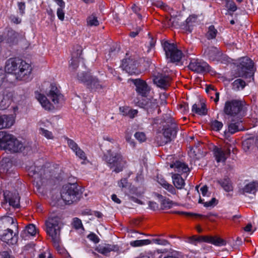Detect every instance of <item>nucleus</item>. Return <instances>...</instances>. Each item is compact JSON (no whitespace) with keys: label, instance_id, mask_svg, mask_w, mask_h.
Returning a JSON list of instances; mask_svg holds the SVG:
<instances>
[{"label":"nucleus","instance_id":"1","mask_svg":"<svg viewBox=\"0 0 258 258\" xmlns=\"http://www.w3.org/2000/svg\"><path fill=\"white\" fill-rule=\"evenodd\" d=\"M4 70L8 76L9 74H13L17 80L28 82L31 79V65L18 57L10 58L7 60Z\"/></svg>","mask_w":258,"mask_h":258},{"label":"nucleus","instance_id":"2","mask_svg":"<svg viewBox=\"0 0 258 258\" xmlns=\"http://www.w3.org/2000/svg\"><path fill=\"white\" fill-rule=\"evenodd\" d=\"M178 130L177 124L173 118H164L159 122L155 140L159 146H163L176 137Z\"/></svg>","mask_w":258,"mask_h":258},{"label":"nucleus","instance_id":"3","mask_svg":"<svg viewBox=\"0 0 258 258\" xmlns=\"http://www.w3.org/2000/svg\"><path fill=\"white\" fill-rule=\"evenodd\" d=\"M46 232L51 237L54 246L58 253L64 255L67 258L69 255L66 249L61 248L59 243L60 241V231L61 222L58 217H51L46 222Z\"/></svg>","mask_w":258,"mask_h":258},{"label":"nucleus","instance_id":"4","mask_svg":"<svg viewBox=\"0 0 258 258\" xmlns=\"http://www.w3.org/2000/svg\"><path fill=\"white\" fill-rule=\"evenodd\" d=\"M105 159L108 167L116 173L122 171L126 164L125 158L120 153H113L111 151H108V155H105Z\"/></svg>","mask_w":258,"mask_h":258},{"label":"nucleus","instance_id":"5","mask_svg":"<svg viewBox=\"0 0 258 258\" xmlns=\"http://www.w3.org/2000/svg\"><path fill=\"white\" fill-rule=\"evenodd\" d=\"M253 62L248 57H243L240 59L239 64L238 66V77L245 79H249L248 82H250L251 79L253 80L254 70Z\"/></svg>","mask_w":258,"mask_h":258},{"label":"nucleus","instance_id":"6","mask_svg":"<svg viewBox=\"0 0 258 258\" xmlns=\"http://www.w3.org/2000/svg\"><path fill=\"white\" fill-rule=\"evenodd\" d=\"M79 191L77 183H68L63 186L61 190V197L68 205L76 202L79 199Z\"/></svg>","mask_w":258,"mask_h":258},{"label":"nucleus","instance_id":"7","mask_svg":"<svg viewBox=\"0 0 258 258\" xmlns=\"http://www.w3.org/2000/svg\"><path fill=\"white\" fill-rule=\"evenodd\" d=\"M162 45L166 57L172 62H179L183 56L182 51L177 48V45L168 41L162 42Z\"/></svg>","mask_w":258,"mask_h":258},{"label":"nucleus","instance_id":"8","mask_svg":"<svg viewBox=\"0 0 258 258\" xmlns=\"http://www.w3.org/2000/svg\"><path fill=\"white\" fill-rule=\"evenodd\" d=\"M78 80L85 84L91 90H99L103 88V83L96 77L91 76L89 73L82 72L78 74Z\"/></svg>","mask_w":258,"mask_h":258},{"label":"nucleus","instance_id":"9","mask_svg":"<svg viewBox=\"0 0 258 258\" xmlns=\"http://www.w3.org/2000/svg\"><path fill=\"white\" fill-rule=\"evenodd\" d=\"M246 104L243 101L233 99L225 102L224 106V113H240L244 112L247 110Z\"/></svg>","mask_w":258,"mask_h":258},{"label":"nucleus","instance_id":"10","mask_svg":"<svg viewBox=\"0 0 258 258\" xmlns=\"http://www.w3.org/2000/svg\"><path fill=\"white\" fill-rule=\"evenodd\" d=\"M239 114H226L225 118H227L230 123L228 125V132L233 134L237 132L243 130L241 123V117Z\"/></svg>","mask_w":258,"mask_h":258},{"label":"nucleus","instance_id":"11","mask_svg":"<svg viewBox=\"0 0 258 258\" xmlns=\"http://www.w3.org/2000/svg\"><path fill=\"white\" fill-rule=\"evenodd\" d=\"M121 65L123 69L131 75H137L141 73L138 69L139 63L134 57H130L123 59Z\"/></svg>","mask_w":258,"mask_h":258},{"label":"nucleus","instance_id":"12","mask_svg":"<svg viewBox=\"0 0 258 258\" xmlns=\"http://www.w3.org/2000/svg\"><path fill=\"white\" fill-rule=\"evenodd\" d=\"M188 68L197 73H207L210 70V67L208 63L199 59H191L188 65Z\"/></svg>","mask_w":258,"mask_h":258},{"label":"nucleus","instance_id":"13","mask_svg":"<svg viewBox=\"0 0 258 258\" xmlns=\"http://www.w3.org/2000/svg\"><path fill=\"white\" fill-rule=\"evenodd\" d=\"M13 229H15L17 233L18 232V223L16 219L9 216L0 218V232Z\"/></svg>","mask_w":258,"mask_h":258},{"label":"nucleus","instance_id":"14","mask_svg":"<svg viewBox=\"0 0 258 258\" xmlns=\"http://www.w3.org/2000/svg\"><path fill=\"white\" fill-rule=\"evenodd\" d=\"M230 152L229 148L224 149L217 146H214L213 150L214 157L218 163H225L230 156Z\"/></svg>","mask_w":258,"mask_h":258},{"label":"nucleus","instance_id":"15","mask_svg":"<svg viewBox=\"0 0 258 258\" xmlns=\"http://www.w3.org/2000/svg\"><path fill=\"white\" fill-rule=\"evenodd\" d=\"M135 85L136 90L138 95L142 97H147L149 93V89L146 82L141 79H132L131 80Z\"/></svg>","mask_w":258,"mask_h":258},{"label":"nucleus","instance_id":"16","mask_svg":"<svg viewBox=\"0 0 258 258\" xmlns=\"http://www.w3.org/2000/svg\"><path fill=\"white\" fill-rule=\"evenodd\" d=\"M172 79L169 76L163 74H159L154 79V82L158 87L166 89L170 85Z\"/></svg>","mask_w":258,"mask_h":258},{"label":"nucleus","instance_id":"17","mask_svg":"<svg viewBox=\"0 0 258 258\" xmlns=\"http://www.w3.org/2000/svg\"><path fill=\"white\" fill-rule=\"evenodd\" d=\"M47 95L55 104H58L63 100V95L54 84H51L50 89Z\"/></svg>","mask_w":258,"mask_h":258},{"label":"nucleus","instance_id":"18","mask_svg":"<svg viewBox=\"0 0 258 258\" xmlns=\"http://www.w3.org/2000/svg\"><path fill=\"white\" fill-rule=\"evenodd\" d=\"M204 55L210 60L218 61L221 58V53L218 48L210 46L205 49Z\"/></svg>","mask_w":258,"mask_h":258},{"label":"nucleus","instance_id":"19","mask_svg":"<svg viewBox=\"0 0 258 258\" xmlns=\"http://www.w3.org/2000/svg\"><path fill=\"white\" fill-rule=\"evenodd\" d=\"M15 229L11 230H6L0 232V239L9 244H14L17 242V237H15L16 233L13 235Z\"/></svg>","mask_w":258,"mask_h":258},{"label":"nucleus","instance_id":"20","mask_svg":"<svg viewBox=\"0 0 258 258\" xmlns=\"http://www.w3.org/2000/svg\"><path fill=\"white\" fill-rule=\"evenodd\" d=\"M15 120L14 114L0 115V129L11 127L14 123Z\"/></svg>","mask_w":258,"mask_h":258},{"label":"nucleus","instance_id":"21","mask_svg":"<svg viewBox=\"0 0 258 258\" xmlns=\"http://www.w3.org/2000/svg\"><path fill=\"white\" fill-rule=\"evenodd\" d=\"M119 249L117 245L114 244H100L95 249L99 253L103 255H107L111 251H117Z\"/></svg>","mask_w":258,"mask_h":258},{"label":"nucleus","instance_id":"22","mask_svg":"<svg viewBox=\"0 0 258 258\" xmlns=\"http://www.w3.org/2000/svg\"><path fill=\"white\" fill-rule=\"evenodd\" d=\"M5 199L8 202L9 205L14 208H18L20 206V198L18 193H11L10 192L4 194Z\"/></svg>","mask_w":258,"mask_h":258},{"label":"nucleus","instance_id":"23","mask_svg":"<svg viewBox=\"0 0 258 258\" xmlns=\"http://www.w3.org/2000/svg\"><path fill=\"white\" fill-rule=\"evenodd\" d=\"M197 240L206 242L216 246L225 245L226 244L224 240L215 236H202L200 237Z\"/></svg>","mask_w":258,"mask_h":258},{"label":"nucleus","instance_id":"24","mask_svg":"<svg viewBox=\"0 0 258 258\" xmlns=\"http://www.w3.org/2000/svg\"><path fill=\"white\" fill-rule=\"evenodd\" d=\"M35 98L41 104L42 107L46 110L49 111L54 108V106L50 103L45 95L40 93L38 91H36L35 92Z\"/></svg>","mask_w":258,"mask_h":258},{"label":"nucleus","instance_id":"25","mask_svg":"<svg viewBox=\"0 0 258 258\" xmlns=\"http://www.w3.org/2000/svg\"><path fill=\"white\" fill-rule=\"evenodd\" d=\"M18 34L13 29H9L8 31L7 35L3 38V41H5L6 43L10 45L16 44L18 41ZM2 38H3L2 37Z\"/></svg>","mask_w":258,"mask_h":258},{"label":"nucleus","instance_id":"26","mask_svg":"<svg viewBox=\"0 0 258 258\" xmlns=\"http://www.w3.org/2000/svg\"><path fill=\"white\" fill-rule=\"evenodd\" d=\"M82 50L81 49H77V53H72V59L69 64L70 70L75 71L79 66V59L81 58Z\"/></svg>","mask_w":258,"mask_h":258},{"label":"nucleus","instance_id":"27","mask_svg":"<svg viewBox=\"0 0 258 258\" xmlns=\"http://www.w3.org/2000/svg\"><path fill=\"white\" fill-rule=\"evenodd\" d=\"M170 167L171 168H173L175 171L177 172L179 174L183 173H186L189 171V168L186 164L179 161H176L173 164H171Z\"/></svg>","mask_w":258,"mask_h":258},{"label":"nucleus","instance_id":"28","mask_svg":"<svg viewBox=\"0 0 258 258\" xmlns=\"http://www.w3.org/2000/svg\"><path fill=\"white\" fill-rule=\"evenodd\" d=\"M36 229L34 224H29L27 226L25 229L21 234V236L25 239H28L29 236H34L36 233Z\"/></svg>","mask_w":258,"mask_h":258},{"label":"nucleus","instance_id":"29","mask_svg":"<svg viewBox=\"0 0 258 258\" xmlns=\"http://www.w3.org/2000/svg\"><path fill=\"white\" fill-rule=\"evenodd\" d=\"M223 189L226 192L231 191L233 189L232 183L229 177H224L217 181Z\"/></svg>","mask_w":258,"mask_h":258},{"label":"nucleus","instance_id":"30","mask_svg":"<svg viewBox=\"0 0 258 258\" xmlns=\"http://www.w3.org/2000/svg\"><path fill=\"white\" fill-rule=\"evenodd\" d=\"M172 179L173 183L176 188L181 189L184 186V180L179 174L172 173Z\"/></svg>","mask_w":258,"mask_h":258},{"label":"nucleus","instance_id":"31","mask_svg":"<svg viewBox=\"0 0 258 258\" xmlns=\"http://www.w3.org/2000/svg\"><path fill=\"white\" fill-rule=\"evenodd\" d=\"M192 111L195 113H207L208 109L205 103L203 100H199L192 105Z\"/></svg>","mask_w":258,"mask_h":258},{"label":"nucleus","instance_id":"32","mask_svg":"<svg viewBox=\"0 0 258 258\" xmlns=\"http://www.w3.org/2000/svg\"><path fill=\"white\" fill-rule=\"evenodd\" d=\"M50 169H49V167L46 168L45 167L44 168H41L38 172L35 171L32 174H31L32 171H30L29 175L31 176H35V178H36L37 176L40 175V176L43 178L49 179L52 176V175L50 174Z\"/></svg>","mask_w":258,"mask_h":258},{"label":"nucleus","instance_id":"33","mask_svg":"<svg viewBox=\"0 0 258 258\" xmlns=\"http://www.w3.org/2000/svg\"><path fill=\"white\" fill-rule=\"evenodd\" d=\"M258 190V183L251 182L245 185L241 190L243 194H254Z\"/></svg>","mask_w":258,"mask_h":258},{"label":"nucleus","instance_id":"34","mask_svg":"<svg viewBox=\"0 0 258 258\" xmlns=\"http://www.w3.org/2000/svg\"><path fill=\"white\" fill-rule=\"evenodd\" d=\"M38 125L39 126L38 130L40 135L48 140H53L54 139L52 133L44 128L45 125L43 124V122H39Z\"/></svg>","mask_w":258,"mask_h":258},{"label":"nucleus","instance_id":"35","mask_svg":"<svg viewBox=\"0 0 258 258\" xmlns=\"http://www.w3.org/2000/svg\"><path fill=\"white\" fill-rule=\"evenodd\" d=\"M10 149V152L11 153H17L21 152L24 148L23 143L19 141L17 139L12 144L11 147H9Z\"/></svg>","mask_w":258,"mask_h":258},{"label":"nucleus","instance_id":"36","mask_svg":"<svg viewBox=\"0 0 258 258\" xmlns=\"http://www.w3.org/2000/svg\"><path fill=\"white\" fill-rule=\"evenodd\" d=\"M145 108L148 113L151 112H157L158 103L156 100H150L145 104Z\"/></svg>","mask_w":258,"mask_h":258},{"label":"nucleus","instance_id":"37","mask_svg":"<svg viewBox=\"0 0 258 258\" xmlns=\"http://www.w3.org/2000/svg\"><path fill=\"white\" fill-rule=\"evenodd\" d=\"M86 22L87 25L89 27L97 26L99 24L96 14L95 13H93L87 17Z\"/></svg>","mask_w":258,"mask_h":258},{"label":"nucleus","instance_id":"38","mask_svg":"<svg viewBox=\"0 0 258 258\" xmlns=\"http://www.w3.org/2000/svg\"><path fill=\"white\" fill-rule=\"evenodd\" d=\"M218 33V31L215 26L212 25L208 27L206 37L208 40L214 39L216 38Z\"/></svg>","mask_w":258,"mask_h":258},{"label":"nucleus","instance_id":"39","mask_svg":"<svg viewBox=\"0 0 258 258\" xmlns=\"http://www.w3.org/2000/svg\"><path fill=\"white\" fill-rule=\"evenodd\" d=\"M245 86V82L241 79H237L232 83V89L237 91L243 89Z\"/></svg>","mask_w":258,"mask_h":258},{"label":"nucleus","instance_id":"40","mask_svg":"<svg viewBox=\"0 0 258 258\" xmlns=\"http://www.w3.org/2000/svg\"><path fill=\"white\" fill-rule=\"evenodd\" d=\"M5 139L6 141L8 142H9L10 143L7 145L4 144H2V149L5 150L6 151L10 152V149L9 147H11L12 146V144L15 141L17 138L14 135H13L7 136L6 137V138H5Z\"/></svg>","mask_w":258,"mask_h":258},{"label":"nucleus","instance_id":"41","mask_svg":"<svg viewBox=\"0 0 258 258\" xmlns=\"http://www.w3.org/2000/svg\"><path fill=\"white\" fill-rule=\"evenodd\" d=\"M151 243V240L149 239L137 240L131 241L130 244L134 247H139L149 245Z\"/></svg>","mask_w":258,"mask_h":258},{"label":"nucleus","instance_id":"42","mask_svg":"<svg viewBox=\"0 0 258 258\" xmlns=\"http://www.w3.org/2000/svg\"><path fill=\"white\" fill-rule=\"evenodd\" d=\"M254 144V140L248 139L242 143V148L245 152H248L253 149V144Z\"/></svg>","mask_w":258,"mask_h":258},{"label":"nucleus","instance_id":"43","mask_svg":"<svg viewBox=\"0 0 258 258\" xmlns=\"http://www.w3.org/2000/svg\"><path fill=\"white\" fill-rule=\"evenodd\" d=\"M10 101L4 96L3 94L0 93V109L4 110L10 105Z\"/></svg>","mask_w":258,"mask_h":258},{"label":"nucleus","instance_id":"44","mask_svg":"<svg viewBox=\"0 0 258 258\" xmlns=\"http://www.w3.org/2000/svg\"><path fill=\"white\" fill-rule=\"evenodd\" d=\"M73 152L75 154L76 156L80 159L85 160L87 159V156L85 153L80 148L79 146L73 149Z\"/></svg>","mask_w":258,"mask_h":258},{"label":"nucleus","instance_id":"45","mask_svg":"<svg viewBox=\"0 0 258 258\" xmlns=\"http://www.w3.org/2000/svg\"><path fill=\"white\" fill-rule=\"evenodd\" d=\"M59 8L57 9L56 15L60 21H62L64 19V9L65 8V3H63V5H58Z\"/></svg>","mask_w":258,"mask_h":258},{"label":"nucleus","instance_id":"46","mask_svg":"<svg viewBox=\"0 0 258 258\" xmlns=\"http://www.w3.org/2000/svg\"><path fill=\"white\" fill-rule=\"evenodd\" d=\"M8 136H13V135L9 134L6 132L1 131L0 132V147L2 149V144H4L7 145L10 144V142L5 141V138Z\"/></svg>","mask_w":258,"mask_h":258},{"label":"nucleus","instance_id":"47","mask_svg":"<svg viewBox=\"0 0 258 258\" xmlns=\"http://www.w3.org/2000/svg\"><path fill=\"white\" fill-rule=\"evenodd\" d=\"M226 7L229 11L232 12H235L237 9L235 3L232 0H226Z\"/></svg>","mask_w":258,"mask_h":258},{"label":"nucleus","instance_id":"48","mask_svg":"<svg viewBox=\"0 0 258 258\" xmlns=\"http://www.w3.org/2000/svg\"><path fill=\"white\" fill-rule=\"evenodd\" d=\"M159 197L162 199L161 205L163 208L169 209L172 207L174 203L172 201L169 199H163L161 195H160Z\"/></svg>","mask_w":258,"mask_h":258},{"label":"nucleus","instance_id":"49","mask_svg":"<svg viewBox=\"0 0 258 258\" xmlns=\"http://www.w3.org/2000/svg\"><path fill=\"white\" fill-rule=\"evenodd\" d=\"M163 187H164L166 189H167L169 192H170L172 195L176 194V190L175 187L167 182L166 181H164L163 183L161 184Z\"/></svg>","mask_w":258,"mask_h":258},{"label":"nucleus","instance_id":"50","mask_svg":"<svg viewBox=\"0 0 258 258\" xmlns=\"http://www.w3.org/2000/svg\"><path fill=\"white\" fill-rule=\"evenodd\" d=\"M148 42H146V45L148 48V51H149L151 48L155 46L156 40L152 37L149 33L148 34Z\"/></svg>","mask_w":258,"mask_h":258},{"label":"nucleus","instance_id":"51","mask_svg":"<svg viewBox=\"0 0 258 258\" xmlns=\"http://www.w3.org/2000/svg\"><path fill=\"white\" fill-rule=\"evenodd\" d=\"M211 126L214 130L219 131L223 127V123L220 121L215 120L212 122Z\"/></svg>","mask_w":258,"mask_h":258},{"label":"nucleus","instance_id":"52","mask_svg":"<svg viewBox=\"0 0 258 258\" xmlns=\"http://www.w3.org/2000/svg\"><path fill=\"white\" fill-rule=\"evenodd\" d=\"M203 201L201 198L199 199V202L200 203H203L204 206L206 207H213L216 204V200L215 198H212L210 201L208 202H203Z\"/></svg>","mask_w":258,"mask_h":258},{"label":"nucleus","instance_id":"53","mask_svg":"<svg viewBox=\"0 0 258 258\" xmlns=\"http://www.w3.org/2000/svg\"><path fill=\"white\" fill-rule=\"evenodd\" d=\"M166 102L165 100L162 101L160 105H158L157 113H160L161 112H168L169 109L166 107Z\"/></svg>","mask_w":258,"mask_h":258},{"label":"nucleus","instance_id":"54","mask_svg":"<svg viewBox=\"0 0 258 258\" xmlns=\"http://www.w3.org/2000/svg\"><path fill=\"white\" fill-rule=\"evenodd\" d=\"M8 74L3 69H0V86L5 82H8Z\"/></svg>","mask_w":258,"mask_h":258},{"label":"nucleus","instance_id":"55","mask_svg":"<svg viewBox=\"0 0 258 258\" xmlns=\"http://www.w3.org/2000/svg\"><path fill=\"white\" fill-rule=\"evenodd\" d=\"M64 138L65 140L67 141L69 147L72 150L74 149L76 147H77L78 146V145L73 140L67 137H64Z\"/></svg>","mask_w":258,"mask_h":258},{"label":"nucleus","instance_id":"56","mask_svg":"<svg viewBox=\"0 0 258 258\" xmlns=\"http://www.w3.org/2000/svg\"><path fill=\"white\" fill-rule=\"evenodd\" d=\"M135 138L140 142H144L146 140V136L143 132H137L135 134Z\"/></svg>","mask_w":258,"mask_h":258},{"label":"nucleus","instance_id":"57","mask_svg":"<svg viewBox=\"0 0 258 258\" xmlns=\"http://www.w3.org/2000/svg\"><path fill=\"white\" fill-rule=\"evenodd\" d=\"M197 19V16L195 15H190L186 20V26L190 27L192 26L193 23L196 22Z\"/></svg>","mask_w":258,"mask_h":258},{"label":"nucleus","instance_id":"58","mask_svg":"<svg viewBox=\"0 0 258 258\" xmlns=\"http://www.w3.org/2000/svg\"><path fill=\"white\" fill-rule=\"evenodd\" d=\"M152 242L161 245H167L169 244V242L167 240L160 238L153 239L151 241Z\"/></svg>","mask_w":258,"mask_h":258},{"label":"nucleus","instance_id":"59","mask_svg":"<svg viewBox=\"0 0 258 258\" xmlns=\"http://www.w3.org/2000/svg\"><path fill=\"white\" fill-rule=\"evenodd\" d=\"M119 110L122 113H138V111L136 109L132 110L127 106L126 107H120Z\"/></svg>","mask_w":258,"mask_h":258},{"label":"nucleus","instance_id":"60","mask_svg":"<svg viewBox=\"0 0 258 258\" xmlns=\"http://www.w3.org/2000/svg\"><path fill=\"white\" fill-rule=\"evenodd\" d=\"M73 226L77 229L81 228L83 226L81 220L78 218H75L73 220Z\"/></svg>","mask_w":258,"mask_h":258},{"label":"nucleus","instance_id":"61","mask_svg":"<svg viewBox=\"0 0 258 258\" xmlns=\"http://www.w3.org/2000/svg\"><path fill=\"white\" fill-rule=\"evenodd\" d=\"M87 237L90 240L93 241V242H94L95 243H98L99 241V237L97 236V235H96L94 233H91L89 234L88 235Z\"/></svg>","mask_w":258,"mask_h":258},{"label":"nucleus","instance_id":"62","mask_svg":"<svg viewBox=\"0 0 258 258\" xmlns=\"http://www.w3.org/2000/svg\"><path fill=\"white\" fill-rule=\"evenodd\" d=\"M132 9L133 11L137 15L138 17L140 19H141L142 17L141 14L139 13V12L141 11V8L137 5L134 4L132 6Z\"/></svg>","mask_w":258,"mask_h":258},{"label":"nucleus","instance_id":"63","mask_svg":"<svg viewBox=\"0 0 258 258\" xmlns=\"http://www.w3.org/2000/svg\"><path fill=\"white\" fill-rule=\"evenodd\" d=\"M18 6L20 14L23 15L25 13V3L24 2H19L18 3Z\"/></svg>","mask_w":258,"mask_h":258},{"label":"nucleus","instance_id":"64","mask_svg":"<svg viewBox=\"0 0 258 258\" xmlns=\"http://www.w3.org/2000/svg\"><path fill=\"white\" fill-rule=\"evenodd\" d=\"M0 258H13L10 254L6 251L0 252Z\"/></svg>","mask_w":258,"mask_h":258}]
</instances>
